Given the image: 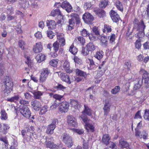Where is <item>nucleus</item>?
Returning <instances> with one entry per match:
<instances>
[{"mask_svg":"<svg viewBox=\"0 0 149 149\" xmlns=\"http://www.w3.org/2000/svg\"><path fill=\"white\" fill-rule=\"evenodd\" d=\"M3 84L2 86L4 89V95L6 96H8L13 90V82L10 77L6 76L3 79Z\"/></svg>","mask_w":149,"mask_h":149,"instance_id":"1","label":"nucleus"},{"mask_svg":"<svg viewBox=\"0 0 149 149\" xmlns=\"http://www.w3.org/2000/svg\"><path fill=\"white\" fill-rule=\"evenodd\" d=\"M133 29H136V31H145L146 25L143 19L141 20L139 22V20L136 18H134L133 22Z\"/></svg>","mask_w":149,"mask_h":149,"instance_id":"2","label":"nucleus"},{"mask_svg":"<svg viewBox=\"0 0 149 149\" xmlns=\"http://www.w3.org/2000/svg\"><path fill=\"white\" fill-rule=\"evenodd\" d=\"M62 141L69 148H71L74 144L72 137L67 133L63 134L61 137Z\"/></svg>","mask_w":149,"mask_h":149,"instance_id":"3","label":"nucleus"},{"mask_svg":"<svg viewBox=\"0 0 149 149\" xmlns=\"http://www.w3.org/2000/svg\"><path fill=\"white\" fill-rule=\"evenodd\" d=\"M50 73V70L48 68H42L40 72L39 78L40 82L42 83L45 82Z\"/></svg>","mask_w":149,"mask_h":149,"instance_id":"4","label":"nucleus"},{"mask_svg":"<svg viewBox=\"0 0 149 149\" xmlns=\"http://www.w3.org/2000/svg\"><path fill=\"white\" fill-rule=\"evenodd\" d=\"M21 114L24 117L29 119L31 116V112L29 107L27 106H24L19 110Z\"/></svg>","mask_w":149,"mask_h":149,"instance_id":"5","label":"nucleus"},{"mask_svg":"<svg viewBox=\"0 0 149 149\" xmlns=\"http://www.w3.org/2000/svg\"><path fill=\"white\" fill-rule=\"evenodd\" d=\"M69 105L68 102L63 101L60 103L58 108V110L61 113H66L68 111Z\"/></svg>","mask_w":149,"mask_h":149,"instance_id":"6","label":"nucleus"},{"mask_svg":"<svg viewBox=\"0 0 149 149\" xmlns=\"http://www.w3.org/2000/svg\"><path fill=\"white\" fill-rule=\"evenodd\" d=\"M51 15L53 16L57 15L56 19L58 20L57 23L58 24H61V21L63 19V17L61 14V11L58 9L57 8L53 10L51 13Z\"/></svg>","mask_w":149,"mask_h":149,"instance_id":"7","label":"nucleus"},{"mask_svg":"<svg viewBox=\"0 0 149 149\" xmlns=\"http://www.w3.org/2000/svg\"><path fill=\"white\" fill-rule=\"evenodd\" d=\"M82 19L86 23L88 24H92L94 20V18L93 15L88 13H86L83 14Z\"/></svg>","mask_w":149,"mask_h":149,"instance_id":"8","label":"nucleus"},{"mask_svg":"<svg viewBox=\"0 0 149 149\" xmlns=\"http://www.w3.org/2000/svg\"><path fill=\"white\" fill-rule=\"evenodd\" d=\"M67 121L68 125L74 127L77 126L78 124L76 119L72 115H68L67 116Z\"/></svg>","mask_w":149,"mask_h":149,"instance_id":"9","label":"nucleus"},{"mask_svg":"<svg viewBox=\"0 0 149 149\" xmlns=\"http://www.w3.org/2000/svg\"><path fill=\"white\" fill-rule=\"evenodd\" d=\"M109 13L110 17L113 22L117 23L121 20L119 15L115 11L112 10Z\"/></svg>","mask_w":149,"mask_h":149,"instance_id":"10","label":"nucleus"},{"mask_svg":"<svg viewBox=\"0 0 149 149\" xmlns=\"http://www.w3.org/2000/svg\"><path fill=\"white\" fill-rule=\"evenodd\" d=\"M93 11L100 18H103L106 16V12L102 9L96 7L94 9Z\"/></svg>","mask_w":149,"mask_h":149,"instance_id":"11","label":"nucleus"},{"mask_svg":"<svg viewBox=\"0 0 149 149\" xmlns=\"http://www.w3.org/2000/svg\"><path fill=\"white\" fill-rule=\"evenodd\" d=\"M140 72L142 73V78L144 79L145 87L148 86L149 83V73L148 72L143 69L141 70Z\"/></svg>","mask_w":149,"mask_h":149,"instance_id":"12","label":"nucleus"},{"mask_svg":"<svg viewBox=\"0 0 149 149\" xmlns=\"http://www.w3.org/2000/svg\"><path fill=\"white\" fill-rule=\"evenodd\" d=\"M61 8L65 9L68 13L70 12L72 9V6L67 1H64L62 2Z\"/></svg>","mask_w":149,"mask_h":149,"instance_id":"13","label":"nucleus"},{"mask_svg":"<svg viewBox=\"0 0 149 149\" xmlns=\"http://www.w3.org/2000/svg\"><path fill=\"white\" fill-rule=\"evenodd\" d=\"M42 44L41 42H37L33 47V51L35 53L41 52L42 50Z\"/></svg>","mask_w":149,"mask_h":149,"instance_id":"14","label":"nucleus"},{"mask_svg":"<svg viewBox=\"0 0 149 149\" xmlns=\"http://www.w3.org/2000/svg\"><path fill=\"white\" fill-rule=\"evenodd\" d=\"M61 79L64 82H66L68 84H70L71 83L70 79V76L66 73L62 72L60 75Z\"/></svg>","mask_w":149,"mask_h":149,"instance_id":"15","label":"nucleus"},{"mask_svg":"<svg viewBox=\"0 0 149 149\" xmlns=\"http://www.w3.org/2000/svg\"><path fill=\"white\" fill-rule=\"evenodd\" d=\"M63 69L68 73H72L73 70L70 69V66L69 62L67 60H65L62 66Z\"/></svg>","mask_w":149,"mask_h":149,"instance_id":"16","label":"nucleus"},{"mask_svg":"<svg viewBox=\"0 0 149 149\" xmlns=\"http://www.w3.org/2000/svg\"><path fill=\"white\" fill-rule=\"evenodd\" d=\"M74 42L77 45L83 46L85 43V40L83 37L78 36L75 38Z\"/></svg>","mask_w":149,"mask_h":149,"instance_id":"17","label":"nucleus"},{"mask_svg":"<svg viewBox=\"0 0 149 149\" xmlns=\"http://www.w3.org/2000/svg\"><path fill=\"white\" fill-rule=\"evenodd\" d=\"M100 38H99L100 40V42L101 45L104 47H107L109 44L108 39L107 37L105 36H101Z\"/></svg>","mask_w":149,"mask_h":149,"instance_id":"18","label":"nucleus"},{"mask_svg":"<svg viewBox=\"0 0 149 149\" xmlns=\"http://www.w3.org/2000/svg\"><path fill=\"white\" fill-rule=\"evenodd\" d=\"M44 144L47 148H49L50 149L54 148L57 149L59 148L58 146L56 145L53 142L51 141H45Z\"/></svg>","mask_w":149,"mask_h":149,"instance_id":"19","label":"nucleus"},{"mask_svg":"<svg viewBox=\"0 0 149 149\" xmlns=\"http://www.w3.org/2000/svg\"><path fill=\"white\" fill-rule=\"evenodd\" d=\"M119 146L121 148H127L129 147V144L123 138H121L119 141Z\"/></svg>","mask_w":149,"mask_h":149,"instance_id":"20","label":"nucleus"},{"mask_svg":"<svg viewBox=\"0 0 149 149\" xmlns=\"http://www.w3.org/2000/svg\"><path fill=\"white\" fill-rule=\"evenodd\" d=\"M111 137L108 134H105L103 135L102 141V143L106 146L109 144Z\"/></svg>","mask_w":149,"mask_h":149,"instance_id":"21","label":"nucleus"},{"mask_svg":"<svg viewBox=\"0 0 149 149\" xmlns=\"http://www.w3.org/2000/svg\"><path fill=\"white\" fill-rule=\"evenodd\" d=\"M46 24L49 29H53L56 28V24L55 22L53 20H47L46 21Z\"/></svg>","mask_w":149,"mask_h":149,"instance_id":"22","label":"nucleus"},{"mask_svg":"<svg viewBox=\"0 0 149 149\" xmlns=\"http://www.w3.org/2000/svg\"><path fill=\"white\" fill-rule=\"evenodd\" d=\"M70 16L71 17V19H72L73 20H74L77 25L80 24V19L79 16L77 14L72 13L70 14Z\"/></svg>","mask_w":149,"mask_h":149,"instance_id":"23","label":"nucleus"},{"mask_svg":"<svg viewBox=\"0 0 149 149\" xmlns=\"http://www.w3.org/2000/svg\"><path fill=\"white\" fill-rule=\"evenodd\" d=\"M46 56L42 53H40L37 55L36 57V59L37 62L40 63L45 61L46 59Z\"/></svg>","mask_w":149,"mask_h":149,"instance_id":"24","label":"nucleus"},{"mask_svg":"<svg viewBox=\"0 0 149 149\" xmlns=\"http://www.w3.org/2000/svg\"><path fill=\"white\" fill-rule=\"evenodd\" d=\"M70 103L72 107L76 109H79L81 108L80 103L77 100H72Z\"/></svg>","mask_w":149,"mask_h":149,"instance_id":"25","label":"nucleus"},{"mask_svg":"<svg viewBox=\"0 0 149 149\" xmlns=\"http://www.w3.org/2000/svg\"><path fill=\"white\" fill-rule=\"evenodd\" d=\"M31 105L33 109L36 111H38L41 106L40 102L37 100H34L32 102Z\"/></svg>","mask_w":149,"mask_h":149,"instance_id":"26","label":"nucleus"},{"mask_svg":"<svg viewBox=\"0 0 149 149\" xmlns=\"http://www.w3.org/2000/svg\"><path fill=\"white\" fill-rule=\"evenodd\" d=\"M75 73L77 76L83 77L84 78H86L87 76V74L86 72L78 68L76 69Z\"/></svg>","mask_w":149,"mask_h":149,"instance_id":"27","label":"nucleus"},{"mask_svg":"<svg viewBox=\"0 0 149 149\" xmlns=\"http://www.w3.org/2000/svg\"><path fill=\"white\" fill-rule=\"evenodd\" d=\"M80 33L81 36L83 38L88 36L89 39L91 40H93V37H91V36L92 35V34L89 33V32H88L86 29H83L80 32Z\"/></svg>","mask_w":149,"mask_h":149,"instance_id":"28","label":"nucleus"},{"mask_svg":"<svg viewBox=\"0 0 149 149\" xmlns=\"http://www.w3.org/2000/svg\"><path fill=\"white\" fill-rule=\"evenodd\" d=\"M19 4L21 8L24 9L27 8L29 5V2L27 0H20Z\"/></svg>","mask_w":149,"mask_h":149,"instance_id":"29","label":"nucleus"},{"mask_svg":"<svg viewBox=\"0 0 149 149\" xmlns=\"http://www.w3.org/2000/svg\"><path fill=\"white\" fill-rule=\"evenodd\" d=\"M115 6L117 10L123 12L124 10V7L123 3L119 0H117L115 3Z\"/></svg>","mask_w":149,"mask_h":149,"instance_id":"30","label":"nucleus"},{"mask_svg":"<svg viewBox=\"0 0 149 149\" xmlns=\"http://www.w3.org/2000/svg\"><path fill=\"white\" fill-rule=\"evenodd\" d=\"M104 52L102 50H100L97 51L94 55V57L98 60L100 61L103 58Z\"/></svg>","mask_w":149,"mask_h":149,"instance_id":"31","label":"nucleus"},{"mask_svg":"<svg viewBox=\"0 0 149 149\" xmlns=\"http://www.w3.org/2000/svg\"><path fill=\"white\" fill-rule=\"evenodd\" d=\"M85 128L87 132H94L95 127L93 125L89 123H86L85 125Z\"/></svg>","mask_w":149,"mask_h":149,"instance_id":"32","label":"nucleus"},{"mask_svg":"<svg viewBox=\"0 0 149 149\" xmlns=\"http://www.w3.org/2000/svg\"><path fill=\"white\" fill-rule=\"evenodd\" d=\"M84 109L82 112V114H86L88 116H91L92 115V110L87 105L84 104Z\"/></svg>","mask_w":149,"mask_h":149,"instance_id":"33","label":"nucleus"},{"mask_svg":"<svg viewBox=\"0 0 149 149\" xmlns=\"http://www.w3.org/2000/svg\"><path fill=\"white\" fill-rule=\"evenodd\" d=\"M109 1L108 0H103L101 1L99 4V8L104 9L108 5Z\"/></svg>","mask_w":149,"mask_h":149,"instance_id":"34","label":"nucleus"},{"mask_svg":"<svg viewBox=\"0 0 149 149\" xmlns=\"http://www.w3.org/2000/svg\"><path fill=\"white\" fill-rule=\"evenodd\" d=\"M74 20H73L72 19H69L68 23V24L67 26V29L68 31H70L74 29V27L75 24Z\"/></svg>","mask_w":149,"mask_h":149,"instance_id":"35","label":"nucleus"},{"mask_svg":"<svg viewBox=\"0 0 149 149\" xmlns=\"http://www.w3.org/2000/svg\"><path fill=\"white\" fill-rule=\"evenodd\" d=\"M112 29L111 26L108 24H105L104 25V28L102 29L103 33L106 34L111 32Z\"/></svg>","mask_w":149,"mask_h":149,"instance_id":"36","label":"nucleus"},{"mask_svg":"<svg viewBox=\"0 0 149 149\" xmlns=\"http://www.w3.org/2000/svg\"><path fill=\"white\" fill-rule=\"evenodd\" d=\"M56 128L55 127L52 125L49 124L48 125L46 130V133L47 134H52L54 132V130Z\"/></svg>","mask_w":149,"mask_h":149,"instance_id":"37","label":"nucleus"},{"mask_svg":"<svg viewBox=\"0 0 149 149\" xmlns=\"http://www.w3.org/2000/svg\"><path fill=\"white\" fill-rule=\"evenodd\" d=\"M69 51L73 55H75L78 52V49L76 47L74 46L73 43L70 47Z\"/></svg>","mask_w":149,"mask_h":149,"instance_id":"38","label":"nucleus"},{"mask_svg":"<svg viewBox=\"0 0 149 149\" xmlns=\"http://www.w3.org/2000/svg\"><path fill=\"white\" fill-rule=\"evenodd\" d=\"M89 51L91 52L94 51L96 48V47L94 45L93 43L89 42L86 45Z\"/></svg>","mask_w":149,"mask_h":149,"instance_id":"39","label":"nucleus"},{"mask_svg":"<svg viewBox=\"0 0 149 149\" xmlns=\"http://www.w3.org/2000/svg\"><path fill=\"white\" fill-rule=\"evenodd\" d=\"M109 102H106L104 105L103 109L104 111V114L107 115L110 110V106H109Z\"/></svg>","mask_w":149,"mask_h":149,"instance_id":"40","label":"nucleus"},{"mask_svg":"<svg viewBox=\"0 0 149 149\" xmlns=\"http://www.w3.org/2000/svg\"><path fill=\"white\" fill-rule=\"evenodd\" d=\"M88 60L89 61V68L90 70L95 69L97 67L95 63V62L92 59L88 58Z\"/></svg>","mask_w":149,"mask_h":149,"instance_id":"41","label":"nucleus"},{"mask_svg":"<svg viewBox=\"0 0 149 149\" xmlns=\"http://www.w3.org/2000/svg\"><path fill=\"white\" fill-rule=\"evenodd\" d=\"M19 98V95H16L10 98L7 99V101L10 102H16Z\"/></svg>","mask_w":149,"mask_h":149,"instance_id":"42","label":"nucleus"},{"mask_svg":"<svg viewBox=\"0 0 149 149\" xmlns=\"http://www.w3.org/2000/svg\"><path fill=\"white\" fill-rule=\"evenodd\" d=\"M1 119L2 120H6L8 118L7 114L4 109H2L1 111Z\"/></svg>","mask_w":149,"mask_h":149,"instance_id":"43","label":"nucleus"},{"mask_svg":"<svg viewBox=\"0 0 149 149\" xmlns=\"http://www.w3.org/2000/svg\"><path fill=\"white\" fill-rule=\"evenodd\" d=\"M59 60L58 59H53L50 61L49 64L50 65L54 67H56L57 66Z\"/></svg>","mask_w":149,"mask_h":149,"instance_id":"44","label":"nucleus"},{"mask_svg":"<svg viewBox=\"0 0 149 149\" xmlns=\"http://www.w3.org/2000/svg\"><path fill=\"white\" fill-rule=\"evenodd\" d=\"M90 51L87 47L86 46L85 47H83L82 48L81 53L82 55L84 56H86L88 55Z\"/></svg>","mask_w":149,"mask_h":149,"instance_id":"45","label":"nucleus"},{"mask_svg":"<svg viewBox=\"0 0 149 149\" xmlns=\"http://www.w3.org/2000/svg\"><path fill=\"white\" fill-rule=\"evenodd\" d=\"M48 106L47 105L44 106L40 109L39 114L41 115H43L45 114L47 111Z\"/></svg>","mask_w":149,"mask_h":149,"instance_id":"46","label":"nucleus"},{"mask_svg":"<svg viewBox=\"0 0 149 149\" xmlns=\"http://www.w3.org/2000/svg\"><path fill=\"white\" fill-rule=\"evenodd\" d=\"M135 34V36L136 37L140 39L143 37L145 35V31H139Z\"/></svg>","mask_w":149,"mask_h":149,"instance_id":"47","label":"nucleus"},{"mask_svg":"<svg viewBox=\"0 0 149 149\" xmlns=\"http://www.w3.org/2000/svg\"><path fill=\"white\" fill-rule=\"evenodd\" d=\"M34 97L35 99H39L41 96L43 95V93L40 91H38L34 93H33Z\"/></svg>","mask_w":149,"mask_h":149,"instance_id":"48","label":"nucleus"},{"mask_svg":"<svg viewBox=\"0 0 149 149\" xmlns=\"http://www.w3.org/2000/svg\"><path fill=\"white\" fill-rule=\"evenodd\" d=\"M106 61H102L101 64L99 66V69H101V71H102V73H104L106 69L104 68V65Z\"/></svg>","mask_w":149,"mask_h":149,"instance_id":"49","label":"nucleus"},{"mask_svg":"<svg viewBox=\"0 0 149 149\" xmlns=\"http://www.w3.org/2000/svg\"><path fill=\"white\" fill-rule=\"evenodd\" d=\"M60 44L57 41L53 44V50L54 51H58L59 47Z\"/></svg>","mask_w":149,"mask_h":149,"instance_id":"50","label":"nucleus"},{"mask_svg":"<svg viewBox=\"0 0 149 149\" xmlns=\"http://www.w3.org/2000/svg\"><path fill=\"white\" fill-rule=\"evenodd\" d=\"M24 57L26 59V61H25V63L28 65V67L30 68L31 67V61L29 56L25 55Z\"/></svg>","mask_w":149,"mask_h":149,"instance_id":"51","label":"nucleus"},{"mask_svg":"<svg viewBox=\"0 0 149 149\" xmlns=\"http://www.w3.org/2000/svg\"><path fill=\"white\" fill-rule=\"evenodd\" d=\"M143 117L145 120L149 121V109H146L144 110V113Z\"/></svg>","mask_w":149,"mask_h":149,"instance_id":"52","label":"nucleus"},{"mask_svg":"<svg viewBox=\"0 0 149 149\" xmlns=\"http://www.w3.org/2000/svg\"><path fill=\"white\" fill-rule=\"evenodd\" d=\"M120 88L119 86H116L113 89H112L111 91V93L113 94H116L120 91Z\"/></svg>","mask_w":149,"mask_h":149,"instance_id":"53","label":"nucleus"},{"mask_svg":"<svg viewBox=\"0 0 149 149\" xmlns=\"http://www.w3.org/2000/svg\"><path fill=\"white\" fill-rule=\"evenodd\" d=\"M54 88L57 90H61L65 89L66 87L64 86L61 84L58 83L57 86H55Z\"/></svg>","mask_w":149,"mask_h":149,"instance_id":"54","label":"nucleus"},{"mask_svg":"<svg viewBox=\"0 0 149 149\" xmlns=\"http://www.w3.org/2000/svg\"><path fill=\"white\" fill-rule=\"evenodd\" d=\"M135 45L136 48L139 49L141 48V41L140 39L136 40L135 42Z\"/></svg>","mask_w":149,"mask_h":149,"instance_id":"55","label":"nucleus"},{"mask_svg":"<svg viewBox=\"0 0 149 149\" xmlns=\"http://www.w3.org/2000/svg\"><path fill=\"white\" fill-rule=\"evenodd\" d=\"M26 130H22L21 132V134L23 138L26 136V134H27V132H29L30 130V129L29 128L26 127Z\"/></svg>","mask_w":149,"mask_h":149,"instance_id":"56","label":"nucleus"},{"mask_svg":"<svg viewBox=\"0 0 149 149\" xmlns=\"http://www.w3.org/2000/svg\"><path fill=\"white\" fill-rule=\"evenodd\" d=\"M83 148L84 149H88L89 148V142L88 141H86L84 139L83 141Z\"/></svg>","mask_w":149,"mask_h":149,"instance_id":"57","label":"nucleus"},{"mask_svg":"<svg viewBox=\"0 0 149 149\" xmlns=\"http://www.w3.org/2000/svg\"><path fill=\"white\" fill-rule=\"evenodd\" d=\"M116 38L115 35L114 34H112L110 36V38L109 39L110 43L112 44H114L115 43V40Z\"/></svg>","mask_w":149,"mask_h":149,"instance_id":"58","label":"nucleus"},{"mask_svg":"<svg viewBox=\"0 0 149 149\" xmlns=\"http://www.w3.org/2000/svg\"><path fill=\"white\" fill-rule=\"evenodd\" d=\"M63 95H61L57 94H55L53 95V97L56 100L61 101V99L63 98Z\"/></svg>","mask_w":149,"mask_h":149,"instance_id":"59","label":"nucleus"},{"mask_svg":"<svg viewBox=\"0 0 149 149\" xmlns=\"http://www.w3.org/2000/svg\"><path fill=\"white\" fill-rule=\"evenodd\" d=\"M19 102L21 104L23 105L22 107H23L24 106H28L29 104V102L23 99H21L20 100Z\"/></svg>","mask_w":149,"mask_h":149,"instance_id":"60","label":"nucleus"},{"mask_svg":"<svg viewBox=\"0 0 149 149\" xmlns=\"http://www.w3.org/2000/svg\"><path fill=\"white\" fill-rule=\"evenodd\" d=\"M56 36L57 39L58 41L65 39L64 35L62 33H57L56 34Z\"/></svg>","mask_w":149,"mask_h":149,"instance_id":"61","label":"nucleus"},{"mask_svg":"<svg viewBox=\"0 0 149 149\" xmlns=\"http://www.w3.org/2000/svg\"><path fill=\"white\" fill-rule=\"evenodd\" d=\"M125 65L127 66L128 71L130 70V68L131 67V61L130 60H127L125 62Z\"/></svg>","mask_w":149,"mask_h":149,"instance_id":"62","label":"nucleus"},{"mask_svg":"<svg viewBox=\"0 0 149 149\" xmlns=\"http://www.w3.org/2000/svg\"><path fill=\"white\" fill-rule=\"evenodd\" d=\"M135 136L138 138H139L140 139L142 138V135L141 134V132L140 131H139L138 129H135Z\"/></svg>","mask_w":149,"mask_h":149,"instance_id":"63","label":"nucleus"},{"mask_svg":"<svg viewBox=\"0 0 149 149\" xmlns=\"http://www.w3.org/2000/svg\"><path fill=\"white\" fill-rule=\"evenodd\" d=\"M18 45L19 47L22 49H24V46L25 45L24 42L22 40H20L18 42Z\"/></svg>","mask_w":149,"mask_h":149,"instance_id":"64","label":"nucleus"}]
</instances>
